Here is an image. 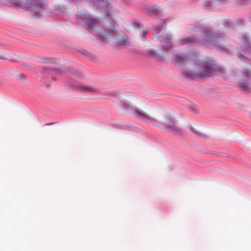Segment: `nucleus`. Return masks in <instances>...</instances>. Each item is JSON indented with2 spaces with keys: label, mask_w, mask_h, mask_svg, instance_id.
Wrapping results in <instances>:
<instances>
[{
  "label": "nucleus",
  "mask_w": 251,
  "mask_h": 251,
  "mask_svg": "<svg viewBox=\"0 0 251 251\" xmlns=\"http://www.w3.org/2000/svg\"><path fill=\"white\" fill-rule=\"evenodd\" d=\"M108 6H104L103 9H96V10H101L105 15L106 17L105 21L109 24L107 26L108 29H104V30H102L103 28L99 26V21L96 17L81 11H78L76 14L75 17L77 23L79 25L84 27L90 33L95 35L101 43L109 42L116 39V42L119 46L126 45L129 43V41L126 35L122 34L118 36H116L117 25L112 18L113 11L112 5L108 1Z\"/></svg>",
  "instance_id": "f257e3e1"
},
{
  "label": "nucleus",
  "mask_w": 251,
  "mask_h": 251,
  "mask_svg": "<svg viewBox=\"0 0 251 251\" xmlns=\"http://www.w3.org/2000/svg\"><path fill=\"white\" fill-rule=\"evenodd\" d=\"M193 31L198 33L200 37L199 38L194 36L187 37L180 41L182 44H196L203 45L208 48H215L218 50H226L225 44L226 36L221 31H215L203 26L195 27Z\"/></svg>",
  "instance_id": "f03ea898"
},
{
  "label": "nucleus",
  "mask_w": 251,
  "mask_h": 251,
  "mask_svg": "<svg viewBox=\"0 0 251 251\" xmlns=\"http://www.w3.org/2000/svg\"><path fill=\"white\" fill-rule=\"evenodd\" d=\"M196 65L195 70H183V75L188 79L204 78L224 73V68L206 61L193 60Z\"/></svg>",
  "instance_id": "7ed1b4c3"
},
{
  "label": "nucleus",
  "mask_w": 251,
  "mask_h": 251,
  "mask_svg": "<svg viewBox=\"0 0 251 251\" xmlns=\"http://www.w3.org/2000/svg\"><path fill=\"white\" fill-rule=\"evenodd\" d=\"M122 102L123 108L126 112L133 114L135 117L142 120L148 124H152L155 126L164 125L168 127L170 131L175 133H179L181 132V130L177 126V124L172 120H170L168 122L166 123L159 122L156 119L147 114L143 110L134 106L128 101L124 100Z\"/></svg>",
  "instance_id": "20e7f679"
},
{
  "label": "nucleus",
  "mask_w": 251,
  "mask_h": 251,
  "mask_svg": "<svg viewBox=\"0 0 251 251\" xmlns=\"http://www.w3.org/2000/svg\"><path fill=\"white\" fill-rule=\"evenodd\" d=\"M67 85L77 91L88 92L93 95L104 94L105 92L104 88L92 87L90 85L76 82L73 79L68 81Z\"/></svg>",
  "instance_id": "39448f33"
},
{
  "label": "nucleus",
  "mask_w": 251,
  "mask_h": 251,
  "mask_svg": "<svg viewBox=\"0 0 251 251\" xmlns=\"http://www.w3.org/2000/svg\"><path fill=\"white\" fill-rule=\"evenodd\" d=\"M63 72H68L76 76H78L79 74V73L75 68L69 67L64 68L63 70L59 68L51 67L49 68H45L44 70V73L50 74L51 76L52 79L54 80H55V78L54 76V75L61 74Z\"/></svg>",
  "instance_id": "423d86ee"
},
{
  "label": "nucleus",
  "mask_w": 251,
  "mask_h": 251,
  "mask_svg": "<svg viewBox=\"0 0 251 251\" xmlns=\"http://www.w3.org/2000/svg\"><path fill=\"white\" fill-rule=\"evenodd\" d=\"M75 3L86 2L94 9H103L104 6H108L107 0H71Z\"/></svg>",
  "instance_id": "0eeeda50"
},
{
  "label": "nucleus",
  "mask_w": 251,
  "mask_h": 251,
  "mask_svg": "<svg viewBox=\"0 0 251 251\" xmlns=\"http://www.w3.org/2000/svg\"><path fill=\"white\" fill-rule=\"evenodd\" d=\"M226 0H205L203 5L207 7L208 10H213L217 8L219 5L226 2Z\"/></svg>",
  "instance_id": "6e6552de"
},
{
  "label": "nucleus",
  "mask_w": 251,
  "mask_h": 251,
  "mask_svg": "<svg viewBox=\"0 0 251 251\" xmlns=\"http://www.w3.org/2000/svg\"><path fill=\"white\" fill-rule=\"evenodd\" d=\"M240 43L242 44L243 51L248 52L251 55V42L246 35L243 34L241 35Z\"/></svg>",
  "instance_id": "1a4fd4ad"
},
{
  "label": "nucleus",
  "mask_w": 251,
  "mask_h": 251,
  "mask_svg": "<svg viewBox=\"0 0 251 251\" xmlns=\"http://www.w3.org/2000/svg\"><path fill=\"white\" fill-rule=\"evenodd\" d=\"M162 50L167 51L168 50L171 49L173 47L171 35L170 34L164 35L162 37Z\"/></svg>",
  "instance_id": "9d476101"
},
{
  "label": "nucleus",
  "mask_w": 251,
  "mask_h": 251,
  "mask_svg": "<svg viewBox=\"0 0 251 251\" xmlns=\"http://www.w3.org/2000/svg\"><path fill=\"white\" fill-rule=\"evenodd\" d=\"M192 56L191 55L186 54H175L174 55V60L178 65H180L188 62L192 59Z\"/></svg>",
  "instance_id": "9b49d317"
},
{
  "label": "nucleus",
  "mask_w": 251,
  "mask_h": 251,
  "mask_svg": "<svg viewBox=\"0 0 251 251\" xmlns=\"http://www.w3.org/2000/svg\"><path fill=\"white\" fill-rule=\"evenodd\" d=\"M159 10L158 8L154 6L148 8L146 9V13L150 16H154L158 14Z\"/></svg>",
  "instance_id": "f8f14e48"
},
{
  "label": "nucleus",
  "mask_w": 251,
  "mask_h": 251,
  "mask_svg": "<svg viewBox=\"0 0 251 251\" xmlns=\"http://www.w3.org/2000/svg\"><path fill=\"white\" fill-rule=\"evenodd\" d=\"M132 25L134 28L139 30H140L144 27L143 24L138 20H135L133 22Z\"/></svg>",
  "instance_id": "ddd939ff"
},
{
  "label": "nucleus",
  "mask_w": 251,
  "mask_h": 251,
  "mask_svg": "<svg viewBox=\"0 0 251 251\" xmlns=\"http://www.w3.org/2000/svg\"><path fill=\"white\" fill-rule=\"evenodd\" d=\"M145 54L152 57H156L157 56L156 51L151 49L147 50L145 52Z\"/></svg>",
  "instance_id": "4468645a"
},
{
  "label": "nucleus",
  "mask_w": 251,
  "mask_h": 251,
  "mask_svg": "<svg viewBox=\"0 0 251 251\" xmlns=\"http://www.w3.org/2000/svg\"><path fill=\"white\" fill-rule=\"evenodd\" d=\"M243 76L247 78H251V71L248 69H244L241 71Z\"/></svg>",
  "instance_id": "2eb2a0df"
},
{
  "label": "nucleus",
  "mask_w": 251,
  "mask_h": 251,
  "mask_svg": "<svg viewBox=\"0 0 251 251\" xmlns=\"http://www.w3.org/2000/svg\"><path fill=\"white\" fill-rule=\"evenodd\" d=\"M164 25L163 23H160L156 25L154 28V29L155 31V34H158L160 32V30L163 28Z\"/></svg>",
  "instance_id": "dca6fc26"
},
{
  "label": "nucleus",
  "mask_w": 251,
  "mask_h": 251,
  "mask_svg": "<svg viewBox=\"0 0 251 251\" xmlns=\"http://www.w3.org/2000/svg\"><path fill=\"white\" fill-rule=\"evenodd\" d=\"M188 108L189 109V110H190L191 111L194 113H197L198 112L197 107L195 105H191L190 106H188Z\"/></svg>",
  "instance_id": "f3484780"
},
{
  "label": "nucleus",
  "mask_w": 251,
  "mask_h": 251,
  "mask_svg": "<svg viewBox=\"0 0 251 251\" xmlns=\"http://www.w3.org/2000/svg\"><path fill=\"white\" fill-rule=\"evenodd\" d=\"M232 23L229 20H226L224 21V25L226 27H231Z\"/></svg>",
  "instance_id": "a211bd4d"
},
{
  "label": "nucleus",
  "mask_w": 251,
  "mask_h": 251,
  "mask_svg": "<svg viewBox=\"0 0 251 251\" xmlns=\"http://www.w3.org/2000/svg\"><path fill=\"white\" fill-rule=\"evenodd\" d=\"M140 36H141L142 40L143 41H145L146 39L147 32L144 31L142 33H141V32L140 31Z\"/></svg>",
  "instance_id": "6ab92c4d"
},
{
  "label": "nucleus",
  "mask_w": 251,
  "mask_h": 251,
  "mask_svg": "<svg viewBox=\"0 0 251 251\" xmlns=\"http://www.w3.org/2000/svg\"><path fill=\"white\" fill-rule=\"evenodd\" d=\"M238 2L241 4H245L249 3L251 0H238Z\"/></svg>",
  "instance_id": "aec40b11"
},
{
  "label": "nucleus",
  "mask_w": 251,
  "mask_h": 251,
  "mask_svg": "<svg viewBox=\"0 0 251 251\" xmlns=\"http://www.w3.org/2000/svg\"><path fill=\"white\" fill-rule=\"evenodd\" d=\"M43 62L46 63H54V61L51 59H47L46 61H44Z\"/></svg>",
  "instance_id": "412c9836"
},
{
  "label": "nucleus",
  "mask_w": 251,
  "mask_h": 251,
  "mask_svg": "<svg viewBox=\"0 0 251 251\" xmlns=\"http://www.w3.org/2000/svg\"><path fill=\"white\" fill-rule=\"evenodd\" d=\"M244 22H245V20L244 19H239L238 20V21L236 22V24H237L238 25H240V24H243Z\"/></svg>",
  "instance_id": "4be33fe9"
},
{
  "label": "nucleus",
  "mask_w": 251,
  "mask_h": 251,
  "mask_svg": "<svg viewBox=\"0 0 251 251\" xmlns=\"http://www.w3.org/2000/svg\"><path fill=\"white\" fill-rule=\"evenodd\" d=\"M243 84H244V86L245 87V88H248L249 87V83L247 81H245L243 83Z\"/></svg>",
  "instance_id": "5701e85b"
},
{
  "label": "nucleus",
  "mask_w": 251,
  "mask_h": 251,
  "mask_svg": "<svg viewBox=\"0 0 251 251\" xmlns=\"http://www.w3.org/2000/svg\"><path fill=\"white\" fill-rule=\"evenodd\" d=\"M113 126H114V127H117V128H121V127L122 126H121L117 125H115V124L113 125Z\"/></svg>",
  "instance_id": "b1692460"
},
{
  "label": "nucleus",
  "mask_w": 251,
  "mask_h": 251,
  "mask_svg": "<svg viewBox=\"0 0 251 251\" xmlns=\"http://www.w3.org/2000/svg\"><path fill=\"white\" fill-rule=\"evenodd\" d=\"M190 130H192L193 132H195L196 134H198V133L194 130V129L193 127H191Z\"/></svg>",
  "instance_id": "393cba45"
},
{
  "label": "nucleus",
  "mask_w": 251,
  "mask_h": 251,
  "mask_svg": "<svg viewBox=\"0 0 251 251\" xmlns=\"http://www.w3.org/2000/svg\"><path fill=\"white\" fill-rule=\"evenodd\" d=\"M238 55L239 56H242V57H244L246 58V57L244 56V55L240 52H238Z\"/></svg>",
  "instance_id": "a878e982"
},
{
  "label": "nucleus",
  "mask_w": 251,
  "mask_h": 251,
  "mask_svg": "<svg viewBox=\"0 0 251 251\" xmlns=\"http://www.w3.org/2000/svg\"><path fill=\"white\" fill-rule=\"evenodd\" d=\"M53 124V123H49L46 124L45 125H51Z\"/></svg>",
  "instance_id": "bb28decb"
},
{
  "label": "nucleus",
  "mask_w": 251,
  "mask_h": 251,
  "mask_svg": "<svg viewBox=\"0 0 251 251\" xmlns=\"http://www.w3.org/2000/svg\"><path fill=\"white\" fill-rule=\"evenodd\" d=\"M112 95L114 96H116V95L115 93H113V94H112Z\"/></svg>",
  "instance_id": "cd10ccee"
}]
</instances>
